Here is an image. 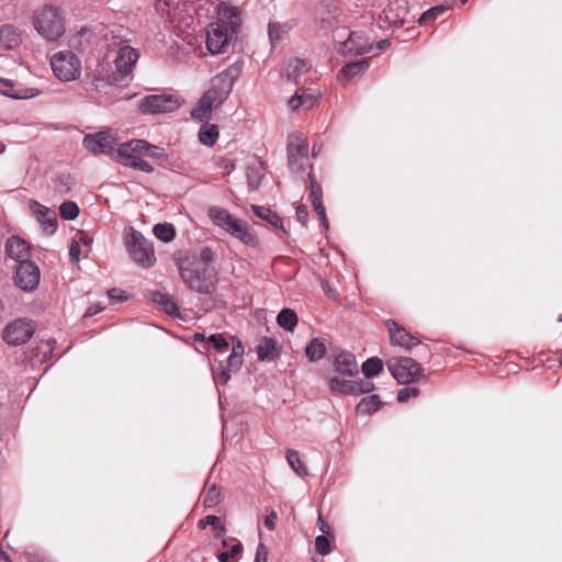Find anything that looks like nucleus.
Listing matches in <instances>:
<instances>
[{
    "instance_id": "nucleus-41",
    "label": "nucleus",
    "mask_w": 562,
    "mask_h": 562,
    "mask_svg": "<svg viewBox=\"0 0 562 562\" xmlns=\"http://www.w3.org/2000/svg\"><path fill=\"white\" fill-rule=\"evenodd\" d=\"M217 13H218L220 20L223 23H226L227 25H229L232 29V32H234L233 26L235 24H237V15H236L235 9L231 8L228 5H225V4H221L217 9Z\"/></svg>"
},
{
    "instance_id": "nucleus-30",
    "label": "nucleus",
    "mask_w": 562,
    "mask_h": 562,
    "mask_svg": "<svg viewBox=\"0 0 562 562\" xmlns=\"http://www.w3.org/2000/svg\"><path fill=\"white\" fill-rule=\"evenodd\" d=\"M285 71L289 79L299 83V77L307 71V66L303 59L293 58L289 60Z\"/></svg>"
},
{
    "instance_id": "nucleus-8",
    "label": "nucleus",
    "mask_w": 562,
    "mask_h": 562,
    "mask_svg": "<svg viewBox=\"0 0 562 562\" xmlns=\"http://www.w3.org/2000/svg\"><path fill=\"white\" fill-rule=\"evenodd\" d=\"M54 75L64 82L74 81L81 75V60L71 50H59L50 57Z\"/></svg>"
},
{
    "instance_id": "nucleus-42",
    "label": "nucleus",
    "mask_w": 562,
    "mask_h": 562,
    "mask_svg": "<svg viewBox=\"0 0 562 562\" xmlns=\"http://www.w3.org/2000/svg\"><path fill=\"white\" fill-rule=\"evenodd\" d=\"M289 31V27L285 24L280 23H270L269 24V38L274 46V44L282 38L283 35H285Z\"/></svg>"
},
{
    "instance_id": "nucleus-63",
    "label": "nucleus",
    "mask_w": 562,
    "mask_h": 562,
    "mask_svg": "<svg viewBox=\"0 0 562 562\" xmlns=\"http://www.w3.org/2000/svg\"><path fill=\"white\" fill-rule=\"evenodd\" d=\"M120 293L121 291H119L117 289H111L109 290L108 295L110 299L123 300L124 297Z\"/></svg>"
},
{
    "instance_id": "nucleus-34",
    "label": "nucleus",
    "mask_w": 562,
    "mask_h": 562,
    "mask_svg": "<svg viewBox=\"0 0 562 562\" xmlns=\"http://www.w3.org/2000/svg\"><path fill=\"white\" fill-rule=\"evenodd\" d=\"M353 381L334 376L329 380V389L333 393L353 394Z\"/></svg>"
},
{
    "instance_id": "nucleus-5",
    "label": "nucleus",
    "mask_w": 562,
    "mask_h": 562,
    "mask_svg": "<svg viewBox=\"0 0 562 562\" xmlns=\"http://www.w3.org/2000/svg\"><path fill=\"white\" fill-rule=\"evenodd\" d=\"M207 214L214 225L222 228L231 236L239 239L245 245L257 246L258 238L249 229L247 224L241 220L233 217L227 210L220 206H211Z\"/></svg>"
},
{
    "instance_id": "nucleus-43",
    "label": "nucleus",
    "mask_w": 562,
    "mask_h": 562,
    "mask_svg": "<svg viewBox=\"0 0 562 562\" xmlns=\"http://www.w3.org/2000/svg\"><path fill=\"white\" fill-rule=\"evenodd\" d=\"M59 211L61 217L67 221L75 220L79 214V207L72 201H66L61 203Z\"/></svg>"
},
{
    "instance_id": "nucleus-12",
    "label": "nucleus",
    "mask_w": 562,
    "mask_h": 562,
    "mask_svg": "<svg viewBox=\"0 0 562 562\" xmlns=\"http://www.w3.org/2000/svg\"><path fill=\"white\" fill-rule=\"evenodd\" d=\"M139 108L145 114L169 113L180 108V101L171 94H150L142 99Z\"/></svg>"
},
{
    "instance_id": "nucleus-14",
    "label": "nucleus",
    "mask_w": 562,
    "mask_h": 562,
    "mask_svg": "<svg viewBox=\"0 0 562 562\" xmlns=\"http://www.w3.org/2000/svg\"><path fill=\"white\" fill-rule=\"evenodd\" d=\"M14 281L25 292L35 290L40 283L38 267L30 260L20 262L15 271Z\"/></svg>"
},
{
    "instance_id": "nucleus-25",
    "label": "nucleus",
    "mask_w": 562,
    "mask_h": 562,
    "mask_svg": "<svg viewBox=\"0 0 562 562\" xmlns=\"http://www.w3.org/2000/svg\"><path fill=\"white\" fill-rule=\"evenodd\" d=\"M317 102V98L312 94L307 93L305 91L297 90L295 93L291 97L288 104L291 111H307Z\"/></svg>"
},
{
    "instance_id": "nucleus-29",
    "label": "nucleus",
    "mask_w": 562,
    "mask_h": 562,
    "mask_svg": "<svg viewBox=\"0 0 562 562\" xmlns=\"http://www.w3.org/2000/svg\"><path fill=\"white\" fill-rule=\"evenodd\" d=\"M277 323L283 329L293 331L297 325V316L293 310L284 308L278 314Z\"/></svg>"
},
{
    "instance_id": "nucleus-54",
    "label": "nucleus",
    "mask_w": 562,
    "mask_h": 562,
    "mask_svg": "<svg viewBox=\"0 0 562 562\" xmlns=\"http://www.w3.org/2000/svg\"><path fill=\"white\" fill-rule=\"evenodd\" d=\"M419 394V390L417 387H405L398 391L397 401L403 403L406 402L409 397H417Z\"/></svg>"
},
{
    "instance_id": "nucleus-10",
    "label": "nucleus",
    "mask_w": 562,
    "mask_h": 562,
    "mask_svg": "<svg viewBox=\"0 0 562 562\" xmlns=\"http://www.w3.org/2000/svg\"><path fill=\"white\" fill-rule=\"evenodd\" d=\"M83 147L93 155H106L113 157L119 137L111 130L87 134L82 140Z\"/></svg>"
},
{
    "instance_id": "nucleus-46",
    "label": "nucleus",
    "mask_w": 562,
    "mask_h": 562,
    "mask_svg": "<svg viewBox=\"0 0 562 562\" xmlns=\"http://www.w3.org/2000/svg\"><path fill=\"white\" fill-rule=\"evenodd\" d=\"M221 502V491L215 486L212 485L209 487L206 495L204 497L203 504L207 508H212L216 506Z\"/></svg>"
},
{
    "instance_id": "nucleus-33",
    "label": "nucleus",
    "mask_w": 562,
    "mask_h": 562,
    "mask_svg": "<svg viewBox=\"0 0 562 562\" xmlns=\"http://www.w3.org/2000/svg\"><path fill=\"white\" fill-rule=\"evenodd\" d=\"M243 356H244V347L238 341L236 345L233 346L232 352L228 356V359L226 361L227 369L231 370V371L239 370L241 368V366H243V362H244Z\"/></svg>"
},
{
    "instance_id": "nucleus-1",
    "label": "nucleus",
    "mask_w": 562,
    "mask_h": 562,
    "mask_svg": "<svg viewBox=\"0 0 562 562\" xmlns=\"http://www.w3.org/2000/svg\"><path fill=\"white\" fill-rule=\"evenodd\" d=\"M240 72L241 67L238 64H233L216 75L212 79L210 88L191 110V116L200 122H207L211 119L213 108L220 106L232 92L233 86Z\"/></svg>"
},
{
    "instance_id": "nucleus-61",
    "label": "nucleus",
    "mask_w": 562,
    "mask_h": 562,
    "mask_svg": "<svg viewBox=\"0 0 562 562\" xmlns=\"http://www.w3.org/2000/svg\"><path fill=\"white\" fill-rule=\"evenodd\" d=\"M201 259H202L205 263H207V262L212 261V259H213V252H212V250H211L210 248H204V249H202V251H201Z\"/></svg>"
},
{
    "instance_id": "nucleus-35",
    "label": "nucleus",
    "mask_w": 562,
    "mask_h": 562,
    "mask_svg": "<svg viewBox=\"0 0 562 562\" xmlns=\"http://www.w3.org/2000/svg\"><path fill=\"white\" fill-rule=\"evenodd\" d=\"M254 213L266 221H268L272 226L283 228V222L281 217H279L274 212H272L270 209L252 205Z\"/></svg>"
},
{
    "instance_id": "nucleus-28",
    "label": "nucleus",
    "mask_w": 562,
    "mask_h": 562,
    "mask_svg": "<svg viewBox=\"0 0 562 562\" xmlns=\"http://www.w3.org/2000/svg\"><path fill=\"white\" fill-rule=\"evenodd\" d=\"M326 353L325 344L318 338H314L310 341V344L305 348V355L310 361H318L324 358Z\"/></svg>"
},
{
    "instance_id": "nucleus-60",
    "label": "nucleus",
    "mask_w": 562,
    "mask_h": 562,
    "mask_svg": "<svg viewBox=\"0 0 562 562\" xmlns=\"http://www.w3.org/2000/svg\"><path fill=\"white\" fill-rule=\"evenodd\" d=\"M317 524L319 527V530L324 535H328L330 532V527L327 525V522L323 519L322 515L318 516Z\"/></svg>"
},
{
    "instance_id": "nucleus-59",
    "label": "nucleus",
    "mask_w": 562,
    "mask_h": 562,
    "mask_svg": "<svg viewBox=\"0 0 562 562\" xmlns=\"http://www.w3.org/2000/svg\"><path fill=\"white\" fill-rule=\"evenodd\" d=\"M104 310V306H102L101 304H95V305H91L85 313V317H91L95 314H98L99 312L103 311Z\"/></svg>"
},
{
    "instance_id": "nucleus-44",
    "label": "nucleus",
    "mask_w": 562,
    "mask_h": 562,
    "mask_svg": "<svg viewBox=\"0 0 562 562\" xmlns=\"http://www.w3.org/2000/svg\"><path fill=\"white\" fill-rule=\"evenodd\" d=\"M241 551H243V546L240 542H237V543L233 544L228 551L221 552L217 555V559L220 562H234L238 559Z\"/></svg>"
},
{
    "instance_id": "nucleus-31",
    "label": "nucleus",
    "mask_w": 562,
    "mask_h": 562,
    "mask_svg": "<svg viewBox=\"0 0 562 562\" xmlns=\"http://www.w3.org/2000/svg\"><path fill=\"white\" fill-rule=\"evenodd\" d=\"M286 461L292 470L301 477H304L308 474L307 468L304 462L301 460V457L297 451L289 449L286 451Z\"/></svg>"
},
{
    "instance_id": "nucleus-37",
    "label": "nucleus",
    "mask_w": 562,
    "mask_h": 562,
    "mask_svg": "<svg viewBox=\"0 0 562 562\" xmlns=\"http://www.w3.org/2000/svg\"><path fill=\"white\" fill-rule=\"evenodd\" d=\"M218 138V128L216 125H204L199 133L200 142L205 146H213Z\"/></svg>"
},
{
    "instance_id": "nucleus-57",
    "label": "nucleus",
    "mask_w": 562,
    "mask_h": 562,
    "mask_svg": "<svg viewBox=\"0 0 562 562\" xmlns=\"http://www.w3.org/2000/svg\"><path fill=\"white\" fill-rule=\"evenodd\" d=\"M277 519H278V514L274 510H271L270 514L265 518V526L269 530H273L276 528Z\"/></svg>"
},
{
    "instance_id": "nucleus-55",
    "label": "nucleus",
    "mask_w": 562,
    "mask_h": 562,
    "mask_svg": "<svg viewBox=\"0 0 562 562\" xmlns=\"http://www.w3.org/2000/svg\"><path fill=\"white\" fill-rule=\"evenodd\" d=\"M268 548L260 542L257 547L255 562H268Z\"/></svg>"
},
{
    "instance_id": "nucleus-32",
    "label": "nucleus",
    "mask_w": 562,
    "mask_h": 562,
    "mask_svg": "<svg viewBox=\"0 0 562 562\" xmlns=\"http://www.w3.org/2000/svg\"><path fill=\"white\" fill-rule=\"evenodd\" d=\"M368 59H361L355 63H349L340 70V76L342 78L351 79L362 74L368 68Z\"/></svg>"
},
{
    "instance_id": "nucleus-39",
    "label": "nucleus",
    "mask_w": 562,
    "mask_h": 562,
    "mask_svg": "<svg viewBox=\"0 0 562 562\" xmlns=\"http://www.w3.org/2000/svg\"><path fill=\"white\" fill-rule=\"evenodd\" d=\"M383 368V362L381 359L373 357L368 360H366L362 363L361 370L364 376L367 378H373L378 375Z\"/></svg>"
},
{
    "instance_id": "nucleus-27",
    "label": "nucleus",
    "mask_w": 562,
    "mask_h": 562,
    "mask_svg": "<svg viewBox=\"0 0 562 562\" xmlns=\"http://www.w3.org/2000/svg\"><path fill=\"white\" fill-rule=\"evenodd\" d=\"M257 356L260 361L272 360L277 357V342L273 338H265L257 346Z\"/></svg>"
},
{
    "instance_id": "nucleus-48",
    "label": "nucleus",
    "mask_w": 562,
    "mask_h": 562,
    "mask_svg": "<svg viewBox=\"0 0 562 562\" xmlns=\"http://www.w3.org/2000/svg\"><path fill=\"white\" fill-rule=\"evenodd\" d=\"M445 11L446 8L443 5L434 7L423 13V15L418 19V23L427 24L428 22L436 20Z\"/></svg>"
},
{
    "instance_id": "nucleus-49",
    "label": "nucleus",
    "mask_w": 562,
    "mask_h": 562,
    "mask_svg": "<svg viewBox=\"0 0 562 562\" xmlns=\"http://www.w3.org/2000/svg\"><path fill=\"white\" fill-rule=\"evenodd\" d=\"M178 0H157L156 10L161 16L170 18L172 15L173 5Z\"/></svg>"
},
{
    "instance_id": "nucleus-13",
    "label": "nucleus",
    "mask_w": 562,
    "mask_h": 562,
    "mask_svg": "<svg viewBox=\"0 0 562 562\" xmlns=\"http://www.w3.org/2000/svg\"><path fill=\"white\" fill-rule=\"evenodd\" d=\"M33 334V323L29 319L19 318L4 327L2 338L8 345L19 346L25 344Z\"/></svg>"
},
{
    "instance_id": "nucleus-58",
    "label": "nucleus",
    "mask_w": 562,
    "mask_h": 562,
    "mask_svg": "<svg viewBox=\"0 0 562 562\" xmlns=\"http://www.w3.org/2000/svg\"><path fill=\"white\" fill-rule=\"evenodd\" d=\"M217 166L223 169L226 175L231 173L234 169V165L229 159H220Z\"/></svg>"
},
{
    "instance_id": "nucleus-18",
    "label": "nucleus",
    "mask_w": 562,
    "mask_h": 562,
    "mask_svg": "<svg viewBox=\"0 0 562 562\" xmlns=\"http://www.w3.org/2000/svg\"><path fill=\"white\" fill-rule=\"evenodd\" d=\"M31 210L37 222L47 234H54L57 228V216L55 211L37 202L31 203Z\"/></svg>"
},
{
    "instance_id": "nucleus-22",
    "label": "nucleus",
    "mask_w": 562,
    "mask_h": 562,
    "mask_svg": "<svg viewBox=\"0 0 562 562\" xmlns=\"http://www.w3.org/2000/svg\"><path fill=\"white\" fill-rule=\"evenodd\" d=\"M334 368L336 372L346 376H353L358 373L356 357L348 351H341L336 356Z\"/></svg>"
},
{
    "instance_id": "nucleus-11",
    "label": "nucleus",
    "mask_w": 562,
    "mask_h": 562,
    "mask_svg": "<svg viewBox=\"0 0 562 562\" xmlns=\"http://www.w3.org/2000/svg\"><path fill=\"white\" fill-rule=\"evenodd\" d=\"M386 367L396 381L408 384L416 381L423 372L422 367L412 358L393 357L386 360Z\"/></svg>"
},
{
    "instance_id": "nucleus-15",
    "label": "nucleus",
    "mask_w": 562,
    "mask_h": 562,
    "mask_svg": "<svg viewBox=\"0 0 562 562\" xmlns=\"http://www.w3.org/2000/svg\"><path fill=\"white\" fill-rule=\"evenodd\" d=\"M233 32L223 23H212L206 34V46L212 54H218L228 46Z\"/></svg>"
},
{
    "instance_id": "nucleus-38",
    "label": "nucleus",
    "mask_w": 562,
    "mask_h": 562,
    "mask_svg": "<svg viewBox=\"0 0 562 562\" xmlns=\"http://www.w3.org/2000/svg\"><path fill=\"white\" fill-rule=\"evenodd\" d=\"M262 176H263L262 166L260 162H254L251 165H248L247 180H248V186L251 189H257L259 187Z\"/></svg>"
},
{
    "instance_id": "nucleus-6",
    "label": "nucleus",
    "mask_w": 562,
    "mask_h": 562,
    "mask_svg": "<svg viewBox=\"0 0 562 562\" xmlns=\"http://www.w3.org/2000/svg\"><path fill=\"white\" fill-rule=\"evenodd\" d=\"M124 239L127 252L136 265L150 268L156 263L153 243L145 238L142 233L130 227L125 231Z\"/></svg>"
},
{
    "instance_id": "nucleus-53",
    "label": "nucleus",
    "mask_w": 562,
    "mask_h": 562,
    "mask_svg": "<svg viewBox=\"0 0 562 562\" xmlns=\"http://www.w3.org/2000/svg\"><path fill=\"white\" fill-rule=\"evenodd\" d=\"M229 371L231 370H228L227 367L224 368L223 364L221 363L218 371L213 373L215 382L221 383V384H226L231 379Z\"/></svg>"
},
{
    "instance_id": "nucleus-2",
    "label": "nucleus",
    "mask_w": 562,
    "mask_h": 562,
    "mask_svg": "<svg viewBox=\"0 0 562 562\" xmlns=\"http://www.w3.org/2000/svg\"><path fill=\"white\" fill-rule=\"evenodd\" d=\"M109 49L105 58L112 60L115 66V71L112 74H103L99 70V77L95 79L97 88H100L102 82L109 85H117L127 74H130L138 59V53L133 47L122 44H109Z\"/></svg>"
},
{
    "instance_id": "nucleus-45",
    "label": "nucleus",
    "mask_w": 562,
    "mask_h": 562,
    "mask_svg": "<svg viewBox=\"0 0 562 562\" xmlns=\"http://www.w3.org/2000/svg\"><path fill=\"white\" fill-rule=\"evenodd\" d=\"M83 243L86 246L89 245L88 238L85 236L80 237V240H72L69 246V258L72 263H78L80 261V243Z\"/></svg>"
},
{
    "instance_id": "nucleus-9",
    "label": "nucleus",
    "mask_w": 562,
    "mask_h": 562,
    "mask_svg": "<svg viewBox=\"0 0 562 562\" xmlns=\"http://www.w3.org/2000/svg\"><path fill=\"white\" fill-rule=\"evenodd\" d=\"M409 14L407 0H391L378 14L375 22L381 30H395L407 22Z\"/></svg>"
},
{
    "instance_id": "nucleus-24",
    "label": "nucleus",
    "mask_w": 562,
    "mask_h": 562,
    "mask_svg": "<svg viewBox=\"0 0 562 562\" xmlns=\"http://www.w3.org/2000/svg\"><path fill=\"white\" fill-rule=\"evenodd\" d=\"M21 41V32L15 26L7 24L0 27V49H13Z\"/></svg>"
},
{
    "instance_id": "nucleus-64",
    "label": "nucleus",
    "mask_w": 562,
    "mask_h": 562,
    "mask_svg": "<svg viewBox=\"0 0 562 562\" xmlns=\"http://www.w3.org/2000/svg\"><path fill=\"white\" fill-rule=\"evenodd\" d=\"M387 45H389V41L387 40H382V41H379L376 43V48L379 50H381V49H384Z\"/></svg>"
},
{
    "instance_id": "nucleus-4",
    "label": "nucleus",
    "mask_w": 562,
    "mask_h": 562,
    "mask_svg": "<svg viewBox=\"0 0 562 562\" xmlns=\"http://www.w3.org/2000/svg\"><path fill=\"white\" fill-rule=\"evenodd\" d=\"M155 147L143 139H132L117 145L115 148L114 158L123 166L131 167L144 172H151L153 166L143 159L149 155Z\"/></svg>"
},
{
    "instance_id": "nucleus-51",
    "label": "nucleus",
    "mask_w": 562,
    "mask_h": 562,
    "mask_svg": "<svg viewBox=\"0 0 562 562\" xmlns=\"http://www.w3.org/2000/svg\"><path fill=\"white\" fill-rule=\"evenodd\" d=\"M207 341L218 351L224 352L228 349L229 345L227 340L221 335H211Z\"/></svg>"
},
{
    "instance_id": "nucleus-20",
    "label": "nucleus",
    "mask_w": 562,
    "mask_h": 562,
    "mask_svg": "<svg viewBox=\"0 0 562 562\" xmlns=\"http://www.w3.org/2000/svg\"><path fill=\"white\" fill-rule=\"evenodd\" d=\"M373 46L362 38L358 33L351 32L348 38L341 43L340 50L344 54L363 55L372 52Z\"/></svg>"
},
{
    "instance_id": "nucleus-7",
    "label": "nucleus",
    "mask_w": 562,
    "mask_h": 562,
    "mask_svg": "<svg viewBox=\"0 0 562 562\" xmlns=\"http://www.w3.org/2000/svg\"><path fill=\"white\" fill-rule=\"evenodd\" d=\"M183 282L194 292L210 294L215 290V273L212 269L192 263L180 267Z\"/></svg>"
},
{
    "instance_id": "nucleus-50",
    "label": "nucleus",
    "mask_w": 562,
    "mask_h": 562,
    "mask_svg": "<svg viewBox=\"0 0 562 562\" xmlns=\"http://www.w3.org/2000/svg\"><path fill=\"white\" fill-rule=\"evenodd\" d=\"M315 548L316 551L322 555H328L331 551L330 542L325 535L316 537Z\"/></svg>"
},
{
    "instance_id": "nucleus-19",
    "label": "nucleus",
    "mask_w": 562,
    "mask_h": 562,
    "mask_svg": "<svg viewBox=\"0 0 562 562\" xmlns=\"http://www.w3.org/2000/svg\"><path fill=\"white\" fill-rule=\"evenodd\" d=\"M5 89H1L0 93L15 100H24L37 97L41 90L34 87H25L12 80H3Z\"/></svg>"
},
{
    "instance_id": "nucleus-56",
    "label": "nucleus",
    "mask_w": 562,
    "mask_h": 562,
    "mask_svg": "<svg viewBox=\"0 0 562 562\" xmlns=\"http://www.w3.org/2000/svg\"><path fill=\"white\" fill-rule=\"evenodd\" d=\"M296 218L302 225H306L308 221V212L305 205H299L296 207Z\"/></svg>"
},
{
    "instance_id": "nucleus-26",
    "label": "nucleus",
    "mask_w": 562,
    "mask_h": 562,
    "mask_svg": "<svg viewBox=\"0 0 562 562\" xmlns=\"http://www.w3.org/2000/svg\"><path fill=\"white\" fill-rule=\"evenodd\" d=\"M150 299L168 315L176 316L179 314L178 306L169 294L155 291L150 294Z\"/></svg>"
},
{
    "instance_id": "nucleus-52",
    "label": "nucleus",
    "mask_w": 562,
    "mask_h": 562,
    "mask_svg": "<svg viewBox=\"0 0 562 562\" xmlns=\"http://www.w3.org/2000/svg\"><path fill=\"white\" fill-rule=\"evenodd\" d=\"M353 389H355V395L361 394V393H369L373 390V383L370 381L364 380H358L353 381Z\"/></svg>"
},
{
    "instance_id": "nucleus-23",
    "label": "nucleus",
    "mask_w": 562,
    "mask_h": 562,
    "mask_svg": "<svg viewBox=\"0 0 562 562\" xmlns=\"http://www.w3.org/2000/svg\"><path fill=\"white\" fill-rule=\"evenodd\" d=\"M310 201L314 206L315 213L322 224V226L327 229L328 228V220L326 217V211L322 201V189L321 186L315 181L311 180V192H310Z\"/></svg>"
},
{
    "instance_id": "nucleus-62",
    "label": "nucleus",
    "mask_w": 562,
    "mask_h": 562,
    "mask_svg": "<svg viewBox=\"0 0 562 562\" xmlns=\"http://www.w3.org/2000/svg\"><path fill=\"white\" fill-rule=\"evenodd\" d=\"M322 288H323V290H324L325 294H326L329 299H335V297H336L335 291L329 286L328 282L323 281V282H322Z\"/></svg>"
},
{
    "instance_id": "nucleus-40",
    "label": "nucleus",
    "mask_w": 562,
    "mask_h": 562,
    "mask_svg": "<svg viewBox=\"0 0 562 562\" xmlns=\"http://www.w3.org/2000/svg\"><path fill=\"white\" fill-rule=\"evenodd\" d=\"M381 405L380 397L378 395H371L362 398L357 406L358 412L362 414H371L376 412Z\"/></svg>"
},
{
    "instance_id": "nucleus-17",
    "label": "nucleus",
    "mask_w": 562,
    "mask_h": 562,
    "mask_svg": "<svg viewBox=\"0 0 562 562\" xmlns=\"http://www.w3.org/2000/svg\"><path fill=\"white\" fill-rule=\"evenodd\" d=\"M386 328L390 333L391 342L393 345L411 349L419 344V340L406 331L405 328L401 327L394 321H386Z\"/></svg>"
},
{
    "instance_id": "nucleus-16",
    "label": "nucleus",
    "mask_w": 562,
    "mask_h": 562,
    "mask_svg": "<svg viewBox=\"0 0 562 562\" xmlns=\"http://www.w3.org/2000/svg\"><path fill=\"white\" fill-rule=\"evenodd\" d=\"M289 165L292 170L301 171L307 162L308 146L304 138L296 137L288 146Z\"/></svg>"
},
{
    "instance_id": "nucleus-47",
    "label": "nucleus",
    "mask_w": 562,
    "mask_h": 562,
    "mask_svg": "<svg viewBox=\"0 0 562 562\" xmlns=\"http://www.w3.org/2000/svg\"><path fill=\"white\" fill-rule=\"evenodd\" d=\"M207 525L213 526L217 535L225 531L224 526L221 524V519L217 516L209 515L199 521V527L204 529Z\"/></svg>"
},
{
    "instance_id": "nucleus-3",
    "label": "nucleus",
    "mask_w": 562,
    "mask_h": 562,
    "mask_svg": "<svg viewBox=\"0 0 562 562\" xmlns=\"http://www.w3.org/2000/svg\"><path fill=\"white\" fill-rule=\"evenodd\" d=\"M33 26L46 41H58L66 31L65 14L55 5L45 4L33 13Z\"/></svg>"
},
{
    "instance_id": "nucleus-21",
    "label": "nucleus",
    "mask_w": 562,
    "mask_h": 562,
    "mask_svg": "<svg viewBox=\"0 0 562 562\" xmlns=\"http://www.w3.org/2000/svg\"><path fill=\"white\" fill-rule=\"evenodd\" d=\"M5 252L11 259L22 262L29 260L31 252L27 243L20 237H11L5 243Z\"/></svg>"
},
{
    "instance_id": "nucleus-36",
    "label": "nucleus",
    "mask_w": 562,
    "mask_h": 562,
    "mask_svg": "<svg viewBox=\"0 0 562 562\" xmlns=\"http://www.w3.org/2000/svg\"><path fill=\"white\" fill-rule=\"evenodd\" d=\"M153 233L156 238L164 243H169L176 237V229L173 225L169 223L156 224L153 227Z\"/></svg>"
}]
</instances>
